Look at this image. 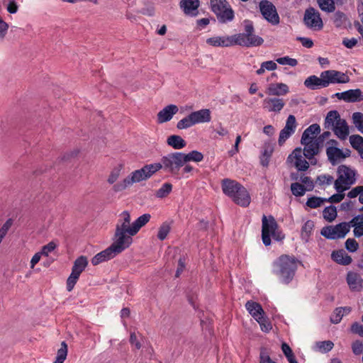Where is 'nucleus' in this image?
Listing matches in <instances>:
<instances>
[{"label":"nucleus","mask_w":363,"mask_h":363,"mask_svg":"<svg viewBox=\"0 0 363 363\" xmlns=\"http://www.w3.org/2000/svg\"><path fill=\"white\" fill-rule=\"evenodd\" d=\"M296 128V121L294 115H289L286 119V125L283 128L286 132L294 133Z\"/></svg>","instance_id":"obj_41"},{"label":"nucleus","mask_w":363,"mask_h":363,"mask_svg":"<svg viewBox=\"0 0 363 363\" xmlns=\"http://www.w3.org/2000/svg\"><path fill=\"white\" fill-rule=\"evenodd\" d=\"M57 247V245L53 241L50 242L48 244L42 247L40 252L44 256H48L49 253L52 252Z\"/></svg>","instance_id":"obj_57"},{"label":"nucleus","mask_w":363,"mask_h":363,"mask_svg":"<svg viewBox=\"0 0 363 363\" xmlns=\"http://www.w3.org/2000/svg\"><path fill=\"white\" fill-rule=\"evenodd\" d=\"M120 216L121 218L117 222L115 232L118 236L123 238V241L129 247L133 242L132 237L136 235L140 229L150 220L151 216L148 213L143 214L132 224H130V216L128 211H123Z\"/></svg>","instance_id":"obj_2"},{"label":"nucleus","mask_w":363,"mask_h":363,"mask_svg":"<svg viewBox=\"0 0 363 363\" xmlns=\"http://www.w3.org/2000/svg\"><path fill=\"white\" fill-rule=\"evenodd\" d=\"M182 155L184 164L191 161L199 162L203 160V155L197 150H192L187 154L182 152Z\"/></svg>","instance_id":"obj_32"},{"label":"nucleus","mask_w":363,"mask_h":363,"mask_svg":"<svg viewBox=\"0 0 363 363\" xmlns=\"http://www.w3.org/2000/svg\"><path fill=\"white\" fill-rule=\"evenodd\" d=\"M350 143L352 147L358 152L363 150V138L359 135H353L350 137Z\"/></svg>","instance_id":"obj_36"},{"label":"nucleus","mask_w":363,"mask_h":363,"mask_svg":"<svg viewBox=\"0 0 363 363\" xmlns=\"http://www.w3.org/2000/svg\"><path fill=\"white\" fill-rule=\"evenodd\" d=\"M333 181V177L330 175L323 174L317 177L316 183L320 185L330 184Z\"/></svg>","instance_id":"obj_53"},{"label":"nucleus","mask_w":363,"mask_h":363,"mask_svg":"<svg viewBox=\"0 0 363 363\" xmlns=\"http://www.w3.org/2000/svg\"><path fill=\"white\" fill-rule=\"evenodd\" d=\"M351 225L346 222L335 225H329L322 228L321 235L330 240L343 238L349 233Z\"/></svg>","instance_id":"obj_10"},{"label":"nucleus","mask_w":363,"mask_h":363,"mask_svg":"<svg viewBox=\"0 0 363 363\" xmlns=\"http://www.w3.org/2000/svg\"><path fill=\"white\" fill-rule=\"evenodd\" d=\"M167 143L175 150L182 149L186 145V141L181 136L177 135L169 136L167 140Z\"/></svg>","instance_id":"obj_31"},{"label":"nucleus","mask_w":363,"mask_h":363,"mask_svg":"<svg viewBox=\"0 0 363 363\" xmlns=\"http://www.w3.org/2000/svg\"><path fill=\"white\" fill-rule=\"evenodd\" d=\"M331 256L335 262L343 265L350 264L352 260L344 250L334 251Z\"/></svg>","instance_id":"obj_30"},{"label":"nucleus","mask_w":363,"mask_h":363,"mask_svg":"<svg viewBox=\"0 0 363 363\" xmlns=\"http://www.w3.org/2000/svg\"><path fill=\"white\" fill-rule=\"evenodd\" d=\"M234 35L231 36H213L206 40L207 44L213 47H230L235 45Z\"/></svg>","instance_id":"obj_21"},{"label":"nucleus","mask_w":363,"mask_h":363,"mask_svg":"<svg viewBox=\"0 0 363 363\" xmlns=\"http://www.w3.org/2000/svg\"><path fill=\"white\" fill-rule=\"evenodd\" d=\"M285 106L284 99L267 97L263 100V108L269 112H279Z\"/></svg>","instance_id":"obj_22"},{"label":"nucleus","mask_w":363,"mask_h":363,"mask_svg":"<svg viewBox=\"0 0 363 363\" xmlns=\"http://www.w3.org/2000/svg\"><path fill=\"white\" fill-rule=\"evenodd\" d=\"M343 316L344 313L342 312V308H336L330 316V321L334 324L339 323Z\"/></svg>","instance_id":"obj_48"},{"label":"nucleus","mask_w":363,"mask_h":363,"mask_svg":"<svg viewBox=\"0 0 363 363\" xmlns=\"http://www.w3.org/2000/svg\"><path fill=\"white\" fill-rule=\"evenodd\" d=\"M363 192V186H357L352 189L347 194V196L350 199H354L357 196H360Z\"/></svg>","instance_id":"obj_55"},{"label":"nucleus","mask_w":363,"mask_h":363,"mask_svg":"<svg viewBox=\"0 0 363 363\" xmlns=\"http://www.w3.org/2000/svg\"><path fill=\"white\" fill-rule=\"evenodd\" d=\"M337 210L334 206H330L324 208L323 216L328 222L333 221L337 217Z\"/></svg>","instance_id":"obj_35"},{"label":"nucleus","mask_w":363,"mask_h":363,"mask_svg":"<svg viewBox=\"0 0 363 363\" xmlns=\"http://www.w3.org/2000/svg\"><path fill=\"white\" fill-rule=\"evenodd\" d=\"M353 123L355 126L363 132V113L355 112L352 115Z\"/></svg>","instance_id":"obj_47"},{"label":"nucleus","mask_w":363,"mask_h":363,"mask_svg":"<svg viewBox=\"0 0 363 363\" xmlns=\"http://www.w3.org/2000/svg\"><path fill=\"white\" fill-rule=\"evenodd\" d=\"M327 82L325 78L316 77L315 75H311L308 77L305 82L304 85L311 89H317L320 88L327 87Z\"/></svg>","instance_id":"obj_26"},{"label":"nucleus","mask_w":363,"mask_h":363,"mask_svg":"<svg viewBox=\"0 0 363 363\" xmlns=\"http://www.w3.org/2000/svg\"><path fill=\"white\" fill-rule=\"evenodd\" d=\"M171 227L170 225L164 222L163 223L160 227L159 228L158 233H157V238L160 240H164L167 235L169 234L170 231Z\"/></svg>","instance_id":"obj_45"},{"label":"nucleus","mask_w":363,"mask_h":363,"mask_svg":"<svg viewBox=\"0 0 363 363\" xmlns=\"http://www.w3.org/2000/svg\"><path fill=\"white\" fill-rule=\"evenodd\" d=\"M351 331L363 337V325L357 322L354 323L351 326Z\"/></svg>","instance_id":"obj_62"},{"label":"nucleus","mask_w":363,"mask_h":363,"mask_svg":"<svg viewBox=\"0 0 363 363\" xmlns=\"http://www.w3.org/2000/svg\"><path fill=\"white\" fill-rule=\"evenodd\" d=\"M184 165L182 152L168 154L162 157L161 162L147 164L140 169L133 171L123 181L114 184L113 190L116 192L122 191L134 183L147 180L162 168L167 172L176 174Z\"/></svg>","instance_id":"obj_1"},{"label":"nucleus","mask_w":363,"mask_h":363,"mask_svg":"<svg viewBox=\"0 0 363 363\" xmlns=\"http://www.w3.org/2000/svg\"><path fill=\"white\" fill-rule=\"evenodd\" d=\"M301 143L304 145L303 153L308 160L312 159L315 155H318L320 147H323L321 142L318 141L316 139L315 140H308L305 142L301 140Z\"/></svg>","instance_id":"obj_20"},{"label":"nucleus","mask_w":363,"mask_h":363,"mask_svg":"<svg viewBox=\"0 0 363 363\" xmlns=\"http://www.w3.org/2000/svg\"><path fill=\"white\" fill-rule=\"evenodd\" d=\"M12 225V220L9 219L6 221V223L2 225L0 228V239L3 240V238L6 236L8 230Z\"/></svg>","instance_id":"obj_60"},{"label":"nucleus","mask_w":363,"mask_h":363,"mask_svg":"<svg viewBox=\"0 0 363 363\" xmlns=\"http://www.w3.org/2000/svg\"><path fill=\"white\" fill-rule=\"evenodd\" d=\"M317 346L321 352H328L333 348L334 344L330 340H326L317 342Z\"/></svg>","instance_id":"obj_49"},{"label":"nucleus","mask_w":363,"mask_h":363,"mask_svg":"<svg viewBox=\"0 0 363 363\" xmlns=\"http://www.w3.org/2000/svg\"><path fill=\"white\" fill-rule=\"evenodd\" d=\"M293 133L291 132H286L285 130L282 129L279 133V137L278 140V143L280 146L283 145V144L286 142V140L289 138Z\"/></svg>","instance_id":"obj_59"},{"label":"nucleus","mask_w":363,"mask_h":363,"mask_svg":"<svg viewBox=\"0 0 363 363\" xmlns=\"http://www.w3.org/2000/svg\"><path fill=\"white\" fill-rule=\"evenodd\" d=\"M245 194H247L246 196L241 195L240 193H236L232 200L238 205L247 207L250 205L251 199L246 189Z\"/></svg>","instance_id":"obj_33"},{"label":"nucleus","mask_w":363,"mask_h":363,"mask_svg":"<svg viewBox=\"0 0 363 363\" xmlns=\"http://www.w3.org/2000/svg\"><path fill=\"white\" fill-rule=\"evenodd\" d=\"M358 246L357 242L353 238H349L345 242L346 249L351 252L357 251Z\"/></svg>","instance_id":"obj_54"},{"label":"nucleus","mask_w":363,"mask_h":363,"mask_svg":"<svg viewBox=\"0 0 363 363\" xmlns=\"http://www.w3.org/2000/svg\"><path fill=\"white\" fill-rule=\"evenodd\" d=\"M298 263V259L294 257L281 255L274 262L273 272L283 283L287 284L294 279Z\"/></svg>","instance_id":"obj_3"},{"label":"nucleus","mask_w":363,"mask_h":363,"mask_svg":"<svg viewBox=\"0 0 363 363\" xmlns=\"http://www.w3.org/2000/svg\"><path fill=\"white\" fill-rule=\"evenodd\" d=\"M313 227V222L311 220H307L302 227L301 238L303 239L307 240V238L310 236Z\"/></svg>","instance_id":"obj_43"},{"label":"nucleus","mask_w":363,"mask_h":363,"mask_svg":"<svg viewBox=\"0 0 363 363\" xmlns=\"http://www.w3.org/2000/svg\"><path fill=\"white\" fill-rule=\"evenodd\" d=\"M321 10L327 12H333L335 9L333 0H317Z\"/></svg>","instance_id":"obj_39"},{"label":"nucleus","mask_w":363,"mask_h":363,"mask_svg":"<svg viewBox=\"0 0 363 363\" xmlns=\"http://www.w3.org/2000/svg\"><path fill=\"white\" fill-rule=\"evenodd\" d=\"M88 265V259L85 256H80L74 262L71 274L67 279V289L71 291L77 282L80 274Z\"/></svg>","instance_id":"obj_9"},{"label":"nucleus","mask_w":363,"mask_h":363,"mask_svg":"<svg viewBox=\"0 0 363 363\" xmlns=\"http://www.w3.org/2000/svg\"><path fill=\"white\" fill-rule=\"evenodd\" d=\"M320 77L325 78L328 82L327 86L330 84H345L350 82V77L346 74L334 69L322 72Z\"/></svg>","instance_id":"obj_16"},{"label":"nucleus","mask_w":363,"mask_h":363,"mask_svg":"<svg viewBox=\"0 0 363 363\" xmlns=\"http://www.w3.org/2000/svg\"><path fill=\"white\" fill-rule=\"evenodd\" d=\"M347 284L352 292H359L363 289V279L359 274L349 272L346 277Z\"/></svg>","instance_id":"obj_19"},{"label":"nucleus","mask_w":363,"mask_h":363,"mask_svg":"<svg viewBox=\"0 0 363 363\" xmlns=\"http://www.w3.org/2000/svg\"><path fill=\"white\" fill-rule=\"evenodd\" d=\"M259 363H274L272 361L266 349L262 348L259 354Z\"/></svg>","instance_id":"obj_56"},{"label":"nucleus","mask_w":363,"mask_h":363,"mask_svg":"<svg viewBox=\"0 0 363 363\" xmlns=\"http://www.w3.org/2000/svg\"><path fill=\"white\" fill-rule=\"evenodd\" d=\"M194 125H195V124L194 123L192 116L190 113L189 116L182 118L177 123V128L179 130H182V129H186L188 128H190V127L193 126Z\"/></svg>","instance_id":"obj_40"},{"label":"nucleus","mask_w":363,"mask_h":363,"mask_svg":"<svg viewBox=\"0 0 363 363\" xmlns=\"http://www.w3.org/2000/svg\"><path fill=\"white\" fill-rule=\"evenodd\" d=\"M121 167H116L111 172V174L107 179V182L109 184H112L118 180L121 174Z\"/></svg>","instance_id":"obj_52"},{"label":"nucleus","mask_w":363,"mask_h":363,"mask_svg":"<svg viewBox=\"0 0 363 363\" xmlns=\"http://www.w3.org/2000/svg\"><path fill=\"white\" fill-rule=\"evenodd\" d=\"M301 181L306 185L305 189H306V191H311L313 189L314 185L310 177H301Z\"/></svg>","instance_id":"obj_63"},{"label":"nucleus","mask_w":363,"mask_h":363,"mask_svg":"<svg viewBox=\"0 0 363 363\" xmlns=\"http://www.w3.org/2000/svg\"><path fill=\"white\" fill-rule=\"evenodd\" d=\"M351 151L349 149L342 150L337 147H327L326 155L329 162L335 165L345 158L350 156Z\"/></svg>","instance_id":"obj_17"},{"label":"nucleus","mask_w":363,"mask_h":363,"mask_svg":"<svg viewBox=\"0 0 363 363\" xmlns=\"http://www.w3.org/2000/svg\"><path fill=\"white\" fill-rule=\"evenodd\" d=\"M345 194L343 192L333 194L328 199H325V202H330V203H340L341 201L343 200L345 198Z\"/></svg>","instance_id":"obj_58"},{"label":"nucleus","mask_w":363,"mask_h":363,"mask_svg":"<svg viewBox=\"0 0 363 363\" xmlns=\"http://www.w3.org/2000/svg\"><path fill=\"white\" fill-rule=\"evenodd\" d=\"M211 7L220 23H225L234 19V11L226 0H211Z\"/></svg>","instance_id":"obj_8"},{"label":"nucleus","mask_w":363,"mask_h":363,"mask_svg":"<svg viewBox=\"0 0 363 363\" xmlns=\"http://www.w3.org/2000/svg\"><path fill=\"white\" fill-rule=\"evenodd\" d=\"M352 350L355 355L360 354L363 351V344L359 340L354 341L352 345Z\"/></svg>","instance_id":"obj_61"},{"label":"nucleus","mask_w":363,"mask_h":363,"mask_svg":"<svg viewBox=\"0 0 363 363\" xmlns=\"http://www.w3.org/2000/svg\"><path fill=\"white\" fill-rule=\"evenodd\" d=\"M194 124L201 123H208L211 120V111L209 109L204 108L191 113Z\"/></svg>","instance_id":"obj_27"},{"label":"nucleus","mask_w":363,"mask_h":363,"mask_svg":"<svg viewBox=\"0 0 363 363\" xmlns=\"http://www.w3.org/2000/svg\"><path fill=\"white\" fill-rule=\"evenodd\" d=\"M347 19V18L346 15L344 13L338 11L334 13L333 17V22L335 27L340 28L345 25Z\"/></svg>","instance_id":"obj_37"},{"label":"nucleus","mask_w":363,"mask_h":363,"mask_svg":"<svg viewBox=\"0 0 363 363\" xmlns=\"http://www.w3.org/2000/svg\"><path fill=\"white\" fill-rule=\"evenodd\" d=\"M262 221V238L264 245L268 246L271 244L270 236H272L277 240H281L284 238V235H281L279 233L277 232L278 225L273 216H269L267 218L264 215Z\"/></svg>","instance_id":"obj_7"},{"label":"nucleus","mask_w":363,"mask_h":363,"mask_svg":"<svg viewBox=\"0 0 363 363\" xmlns=\"http://www.w3.org/2000/svg\"><path fill=\"white\" fill-rule=\"evenodd\" d=\"M276 61L280 65H288L291 67H295L298 65V61L296 59L291 58L289 56L277 58Z\"/></svg>","instance_id":"obj_50"},{"label":"nucleus","mask_w":363,"mask_h":363,"mask_svg":"<svg viewBox=\"0 0 363 363\" xmlns=\"http://www.w3.org/2000/svg\"><path fill=\"white\" fill-rule=\"evenodd\" d=\"M303 23L308 28L313 31H319L323 28V22L319 11L313 7L305 11Z\"/></svg>","instance_id":"obj_12"},{"label":"nucleus","mask_w":363,"mask_h":363,"mask_svg":"<svg viewBox=\"0 0 363 363\" xmlns=\"http://www.w3.org/2000/svg\"><path fill=\"white\" fill-rule=\"evenodd\" d=\"M180 6L186 14L196 16L197 14V9L199 6V1L182 0L180 2Z\"/></svg>","instance_id":"obj_28"},{"label":"nucleus","mask_w":363,"mask_h":363,"mask_svg":"<svg viewBox=\"0 0 363 363\" xmlns=\"http://www.w3.org/2000/svg\"><path fill=\"white\" fill-rule=\"evenodd\" d=\"M334 96L339 100L347 103H354L363 101V92L359 89H350L343 92L336 93Z\"/></svg>","instance_id":"obj_18"},{"label":"nucleus","mask_w":363,"mask_h":363,"mask_svg":"<svg viewBox=\"0 0 363 363\" xmlns=\"http://www.w3.org/2000/svg\"><path fill=\"white\" fill-rule=\"evenodd\" d=\"M178 111L179 108L177 106L174 104H170L165 106L157 113V122L159 123H163L169 121Z\"/></svg>","instance_id":"obj_23"},{"label":"nucleus","mask_w":363,"mask_h":363,"mask_svg":"<svg viewBox=\"0 0 363 363\" xmlns=\"http://www.w3.org/2000/svg\"><path fill=\"white\" fill-rule=\"evenodd\" d=\"M296 128V121L294 115H289L286 119V125L283 128L286 132L294 133Z\"/></svg>","instance_id":"obj_42"},{"label":"nucleus","mask_w":363,"mask_h":363,"mask_svg":"<svg viewBox=\"0 0 363 363\" xmlns=\"http://www.w3.org/2000/svg\"><path fill=\"white\" fill-rule=\"evenodd\" d=\"M259 9L263 18L273 26L280 23V18L276 6L268 0H262L259 4Z\"/></svg>","instance_id":"obj_11"},{"label":"nucleus","mask_w":363,"mask_h":363,"mask_svg":"<svg viewBox=\"0 0 363 363\" xmlns=\"http://www.w3.org/2000/svg\"><path fill=\"white\" fill-rule=\"evenodd\" d=\"M301 147L295 148L287 157L286 162L293 164L298 171H306L309 167L308 162L303 158Z\"/></svg>","instance_id":"obj_15"},{"label":"nucleus","mask_w":363,"mask_h":363,"mask_svg":"<svg viewBox=\"0 0 363 363\" xmlns=\"http://www.w3.org/2000/svg\"><path fill=\"white\" fill-rule=\"evenodd\" d=\"M357 39L352 38L351 39L344 38L342 40V44L347 48H352L357 44Z\"/></svg>","instance_id":"obj_64"},{"label":"nucleus","mask_w":363,"mask_h":363,"mask_svg":"<svg viewBox=\"0 0 363 363\" xmlns=\"http://www.w3.org/2000/svg\"><path fill=\"white\" fill-rule=\"evenodd\" d=\"M234 37L235 44L243 47L259 46L264 42L261 37L255 35L254 33L250 34H235Z\"/></svg>","instance_id":"obj_13"},{"label":"nucleus","mask_w":363,"mask_h":363,"mask_svg":"<svg viewBox=\"0 0 363 363\" xmlns=\"http://www.w3.org/2000/svg\"><path fill=\"white\" fill-rule=\"evenodd\" d=\"M325 202V199L312 196L309 198L306 202V205L311 208H316Z\"/></svg>","instance_id":"obj_44"},{"label":"nucleus","mask_w":363,"mask_h":363,"mask_svg":"<svg viewBox=\"0 0 363 363\" xmlns=\"http://www.w3.org/2000/svg\"><path fill=\"white\" fill-rule=\"evenodd\" d=\"M291 190L294 196H301L305 194L306 189H305V186L303 185L298 182H295L291 184Z\"/></svg>","instance_id":"obj_46"},{"label":"nucleus","mask_w":363,"mask_h":363,"mask_svg":"<svg viewBox=\"0 0 363 363\" xmlns=\"http://www.w3.org/2000/svg\"><path fill=\"white\" fill-rule=\"evenodd\" d=\"M221 187L223 193L233 199L236 193H240L246 196L245 188L235 180L224 179L221 182Z\"/></svg>","instance_id":"obj_14"},{"label":"nucleus","mask_w":363,"mask_h":363,"mask_svg":"<svg viewBox=\"0 0 363 363\" xmlns=\"http://www.w3.org/2000/svg\"><path fill=\"white\" fill-rule=\"evenodd\" d=\"M245 308L257 322H260L264 317V311L259 303L252 301H248L245 304Z\"/></svg>","instance_id":"obj_24"},{"label":"nucleus","mask_w":363,"mask_h":363,"mask_svg":"<svg viewBox=\"0 0 363 363\" xmlns=\"http://www.w3.org/2000/svg\"><path fill=\"white\" fill-rule=\"evenodd\" d=\"M289 92V86L284 83H272L267 89L266 93L269 96H284Z\"/></svg>","instance_id":"obj_25"},{"label":"nucleus","mask_w":363,"mask_h":363,"mask_svg":"<svg viewBox=\"0 0 363 363\" xmlns=\"http://www.w3.org/2000/svg\"><path fill=\"white\" fill-rule=\"evenodd\" d=\"M320 128L317 123L311 125L303 133L301 140L305 141L315 140L316 135L320 133Z\"/></svg>","instance_id":"obj_29"},{"label":"nucleus","mask_w":363,"mask_h":363,"mask_svg":"<svg viewBox=\"0 0 363 363\" xmlns=\"http://www.w3.org/2000/svg\"><path fill=\"white\" fill-rule=\"evenodd\" d=\"M143 338L142 336H140L139 339L135 333H132L130 336V343L135 346L137 350H140L142 347L141 340Z\"/></svg>","instance_id":"obj_51"},{"label":"nucleus","mask_w":363,"mask_h":363,"mask_svg":"<svg viewBox=\"0 0 363 363\" xmlns=\"http://www.w3.org/2000/svg\"><path fill=\"white\" fill-rule=\"evenodd\" d=\"M67 345L63 341L61 343V347L57 350L56 359L54 363H63L67 358Z\"/></svg>","instance_id":"obj_34"},{"label":"nucleus","mask_w":363,"mask_h":363,"mask_svg":"<svg viewBox=\"0 0 363 363\" xmlns=\"http://www.w3.org/2000/svg\"><path fill=\"white\" fill-rule=\"evenodd\" d=\"M325 128H331L340 140H345L349 135V127L345 119L340 118L337 111H330L325 119Z\"/></svg>","instance_id":"obj_5"},{"label":"nucleus","mask_w":363,"mask_h":363,"mask_svg":"<svg viewBox=\"0 0 363 363\" xmlns=\"http://www.w3.org/2000/svg\"><path fill=\"white\" fill-rule=\"evenodd\" d=\"M123 240L122 237L120 238L115 233L113 238V243L106 250L96 254L91 259V264L96 266L103 262L111 259L125 249L128 248V245L123 241Z\"/></svg>","instance_id":"obj_4"},{"label":"nucleus","mask_w":363,"mask_h":363,"mask_svg":"<svg viewBox=\"0 0 363 363\" xmlns=\"http://www.w3.org/2000/svg\"><path fill=\"white\" fill-rule=\"evenodd\" d=\"M172 189V185L170 183H164L155 193L157 198L162 199L167 197Z\"/></svg>","instance_id":"obj_38"},{"label":"nucleus","mask_w":363,"mask_h":363,"mask_svg":"<svg viewBox=\"0 0 363 363\" xmlns=\"http://www.w3.org/2000/svg\"><path fill=\"white\" fill-rule=\"evenodd\" d=\"M338 177L335 181V189L339 193L349 189L356 182L355 172L346 165H340L337 169Z\"/></svg>","instance_id":"obj_6"}]
</instances>
